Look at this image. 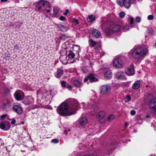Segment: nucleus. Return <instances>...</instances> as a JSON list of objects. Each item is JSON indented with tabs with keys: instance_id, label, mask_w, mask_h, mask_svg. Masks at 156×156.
I'll return each instance as SVG.
<instances>
[{
	"instance_id": "nucleus-19",
	"label": "nucleus",
	"mask_w": 156,
	"mask_h": 156,
	"mask_svg": "<svg viewBox=\"0 0 156 156\" xmlns=\"http://www.w3.org/2000/svg\"><path fill=\"white\" fill-rule=\"evenodd\" d=\"M140 81L137 80L136 81L132 86L134 90L138 89L140 86Z\"/></svg>"
},
{
	"instance_id": "nucleus-52",
	"label": "nucleus",
	"mask_w": 156,
	"mask_h": 156,
	"mask_svg": "<svg viewBox=\"0 0 156 156\" xmlns=\"http://www.w3.org/2000/svg\"><path fill=\"white\" fill-rule=\"evenodd\" d=\"M7 1H8V0H1V2H7Z\"/></svg>"
},
{
	"instance_id": "nucleus-45",
	"label": "nucleus",
	"mask_w": 156,
	"mask_h": 156,
	"mask_svg": "<svg viewBox=\"0 0 156 156\" xmlns=\"http://www.w3.org/2000/svg\"><path fill=\"white\" fill-rule=\"evenodd\" d=\"M67 88H68V89L69 90H72V87L71 85H67Z\"/></svg>"
},
{
	"instance_id": "nucleus-25",
	"label": "nucleus",
	"mask_w": 156,
	"mask_h": 156,
	"mask_svg": "<svg viewBox=\"0 0 156 156\" xmlns=\"http://www.w3.org/2000/svg\"><path fill=\"white\" fill-rule=\"evenodd\" d=\"M98 108L97 107L95 106H93L92 107L90 111V113L92 115H94L97 111Z\"/></svg>"
},
{
	"instance_id": "nucleus-2",
	"label": "nucleus",
	"mask_w": 156,
	"mask_h": 156,
	"mask_svg": "<svg viewBox=\"0 0 156 156\" xmlns=\"http://www.w3.org/2000/svg\"><path fill=\"white\" fill-rule=\"evenodd\" d=\"M148 51L147 45L144 44L134 47L130 51L129 55L135 60H139L143 58Z\"/></svg>"
},
{
	"instance_id": "nucleus-4",
	"label": "nucleus",
	"mask_w": 156,
	"mask_h": 156,
	"mask_svg": "<svg viewBox=\"0 0 156 156\" xmlns=\"http://www.w3.org/2000/svg\"><path fill=\"white\" fill-rule=\"evenodd\" d=\"M120 29V27L119 25L113 24L110 25L109 27H107L105 30V32L108 34H110L114 32L119 31Z\"/></svg>"
},
{
	"instance_id": "nucleus-49",
	"label": "nucleus",
	"mask_w": 156,
	"mask_h": 156,
	"mask_svg": "<svg viewBox=\"0 0 156 156\" xmlns=\"http://www.w3.org/2000/svg\"><path fill=\"white\" fill-rule=\"evenodd\" d=\"M6 117V115H2L1 116V118L3 120Z\"/></svg>"
},
{
	"instance_id": "nucleus-13",
	"label": "nucleus",
	"mask_w": 156,
	"mask_h": 156,
	"mask_svg": "<svg viewBox=\"0 0 156 156\" xmlns=\"http://www.w3.org/2000/svg\"><path fill=\"white\" fill-rule=\"evenodd\" d=\"M34 102V99L31 96H28L23 101L24 103L26 105H29L32 104Z\"/></svg>"
},
{
	"instance_id": "nucleus-42",
	"label": "nucleus",
	"mask_w": 156,
	"mask_h": 156,
	"mask_svg": "<svg viewBox=\"0 0 156 156\" xmlns=\"http://www.w3.org/2000/svg\"><path fill=\"white\" fill-rule=\"evenodd\" d=\"M69 10L68 9H66V10L65 12L63 13V14L64 15H67L68 13L69 12Z\"/></svg>"
},
{
	"instance_id": "nucleus-6",
	"label": "nucleus",
	"mask_w": 156,
	"mask_h": 156,
	"mask_svg": "<svg viewBox=\"0 0 156 156\" xmlns=\"http://www.w3.org/2000/svg\"><path fill=\"white\" fill-rule=\"evenodd\" d=\"M111 90V86L105 84L102 85L101 87L100 94L102 95H105L108 93Z\"/></svg>"
},
{
	"instance_id": "nucleus-24",
	"label": "nucleus",
	"mask_w": 156,
	"mask_h": 156,
	"mask_svg": "<svg viewBox=\"0 0 156 156\" xmlns=\"http://www.w3.org/2000/svg\"><path fill=\"white\" fill-rule=\"evenodd\" d=\"M11 126L9 122L6 121L5 123V130H8L10 128Z\"/></svg>"
},
{
	"instance_id": "nucleus-37",
	"label": "nucleus",
	"mask_w": 156,
	"mask_h": 156,
	"mask_svg": "<svg viewBox=\"0 0 156 156\" xmlns=\"http://www.w3.org/2000/svg\"><path fill=\"white\" fill-rule=\"evenodd\" d=\"M51 142L52 143H57L58 142V140L57 139H54L52 140H51Z\"/></svg>"
},
{
	"instance_id": "nucleus-56",
	"label": "nucleus",
	"mask_w": 156,
	"mask_h": 156,
	"mask_svg": "<svg viewBox=\"0 0 156 156\" xmlns=\"http://www.w3.org/2000/svg\"><path fill=\"white\" fill-rule=\"evenodd\" d=\"M24 122H23V121H22V122H21V123H22V124H24Z\"/></svg>"
},
{
	"instance_id": "nucleus-15",
	"label": "nucleus",
	"mask_w": 156,
	"mask_h": 156,
	"mask_svg": "<svg viewBox=\"0 0 156 156\" xmlns=\"http://www.w3.org/2000/svg\"><path fill=\"white\" fill-rule=\"evenodd\" d=\"M88 123V120L86 117H83L80 120V125L81 126L85 127V125Z\"/></svg>"
},
{
	"instance_id": "nucleus-29",
	"label": "nucleus",
	"mask_w": 156,
	"mask_h": 156,
	"mask_svg": "<svg viewBox=\"0 0 156 156\" xmlns=\"http://www.w3.org/2000/svg\"><path fill=\"white\" fill-rule=\"evenodd\" d=\"M115 116L112 115H109L107 119V120L108 122H110L114 119Z\"/></svg>"
},
{
	"instance_id": "nucleus-32",
	"label": "nucleus",
	"mask_w": 156,
	"mask_h": 156,
	"mask_svg": "<svg viewBox=\"0 0 156 156\" xmlns=\"http://www.w3.org/2000/svg\"><path fill=\"white\" fill-rule=\"evenodd\" d=\"M125 13L123 11H122L120 13L119 16L121 18H122L125 16Z\"/></svg>"
},
{
	"instance_id": "nucleus-14",
	"label": "nucleus",
	"mask_w": 156,
	"mask_h": 156,
	"mask_svg": "<svg viewBox=\"0 0 156 156\" xmlns=\"http://www.w3.org/2000/svg\"><path fill=\"white\" fill-rule=\"evenodd\" d=\"M114 143L112 142L108 143L107 145V147L108 150L109 151L108 154H110L112 151L114 150Z\"/></svg>"
},
{
	"instance_id": "nucleus-36",
	"label": "nucleus",
	"mask_w": 156,
	"mask_h": 156,
	"mask_svg": "<svg viewBox=\"0 0 156 156\" xmlns=\"http://www.w3.org/2000/svg\"><path fill=\"white\" fill-rule=\"evenodd\" d=\"M66 82L65 81H62L61 82V86L62 87H64L66 86Z\"/></svg>"
},
{
	"instance_id": "nucleus-30",
	"label": "nucleus",
	"mask_w": 156,
	"mask_h": 156,
	"mask_svg": "<svg viewBox=\"0 0 156 156\" xmlns=\"http://www.w3.org/2000/svg\"><path fill=\"white\" fill-rule=\"evenodd\" d=\"M88 68H89L87 67H83L81 68V69L83 73H86L88 72Z\"/></svg>"
},
{
	"instance_id": "nucleus-11",
	"label": "nucleus",
	"mask_w": 156,
	"mask_h": 156,
	"mask_svg": "<svg viewBox=\"0 0 156 156\" xmlns=\"http://www.w3.org/2000/svg\"><path fill=\"white\" fill-rule=\"evenodd\" d=\"M149 106L154 112H156V97L150 101Z\"/></svg>"
},
{
	"instance_id": "nucleus-43",
	"label": "nucleus",
	"mask_w": 156,
	"mask_h": 156,
	"mask_svg": "<svg viewBox=\"0 0 156 156\" xmlns=\"http://www.w3.org/2000/svg\"><path fill=\"white\" fill-rule=\"evenodd\" d=\"M154 17L152 15H149L148 16V19L149 20H152L153 19Z\"/></svg>"
},
{
	"instance_id": "nucleus-54",
	"label": "nucleus",
	"mask_w": 156,
	"mask_h": 156,
	"mask_svg": "<svg viewBox=\"0 0 156 156\" xmlns=\"http://www.w3.org/2000/svg\"><path fill=\"white\" fill-rule=\"evenodd\" d=\"M84 156H93L92 155H91L86 154Z\"/></svg>"
},
{
	"instance_id": "nucleus-17",
	"label": "nucleus",
	"mask_w": 156,
	"mask_h": 156,
	"mask_svg": "<svg viewBox=\"0 0 156 156\" xmlns=\"http://www.w3.org/2000/svg\"><path fill=\"white\" fill-rule=\"evenodd\" d=\"M63 70L62 69H58L56 72V74L55 75V77L58 78H59L61 76L63 73Z\"/></svg>"
},
{
	"instance_id": "nucleus-57",
	"label": "nucleus",
	"mask_w": 156,
	"mask_h": 156,
	"mask_svg": "<svg viewBox=\"0 0 156 156\" xmlns=\"http://www.w3.org/2000/svg\"><path fill=\"white\" fill-rule=\"evenodd\" d=\"M128 125V123H126V127Z\"/></svg>"
},
{
	"instance_id": "nucleus-59",
	"label": "nucleus",
	"mask_w": 156,
	"mask_h": 156,
	"mask_svg": "<svg viewBox=\"0 0 156 156\" xmlns=\"http://www.w3.org/2000/svg\"><path fill=\"white\" fill-rule=\"evenodd\" d=\"M155 44L156 45V42H155Z\"/></svg>"
},
{
	"instance_id": "nucleus-58",
	"label": "nucleus",
	"mask_w": 156,
	"mask_h": 156,
	"mask_svg": "<svg viewBox=\"0 0 156 156\" xmlns=\"http://www.w3.org/2000/svg\"><path fill=\"white\" fill-rule=\"evenodd\" d=\"M154 130H156V129H155V128Z\"/></svg>"
},
{
	"instance_id": "nucleus-60",
	"label": "nucleus",
	"mask_w": 156,
	"mask_h": 156,
	"mask_svg": "<svg viewBox=\"0 0 156 156\" xmlns=\"http://www.w3.org/2000/svg\"><path fill=\"white\" fill-rule=\"evenodd\" d=\"M103 27L102 26V28H103Z\"/></svg>"
},
{
	"instance_id": "nucleus-50",
	"label": "nucleus",
	"mask_w": 156,
	"mask_h": 156,
	"mask_svg": "<svg viewBox=\"0 0 156 156\" xmlns=\"http://www.w3.org/2000/svg\"><path fill=\"white\" fill-rule=\"evenodd\" d=\"M18 48H19V47H18V45H16L14 47V48L15 49H18Z\"/></svg>"
},
{
	"instance_id": "nucleus-41",
	"label": "nucleus",
	"mask_w": 156,
	"mask_h": 156,
	"mask_svg": "<svg viewBox=\"0 0 156 156\" xmlns=\"http://www.w3.org/2000/svg\"><path fill=\"white\" fill-rule=\"evenodd\" d=\"M73 22H74L77 25H78L79 24V20L75 18L74 19Z\"/></svg>"
},
{
	"instance_id": "nucleus-20",
	"label": "nucleus",
	"mask_w": 156,
	"mask_h": 156,
	"mask_svg": "<svg viewBox=\"0 0 156 156\" xmlns=\"http://www.w3.org/2000/svg\"><path fill=\"white\" fill-rule=\"evenodd\" d=\"M116 77L119 79H122L125 78V76L123 73L121 72H118L116 74Z\"/></svg>"
},
{
	"instance_id": "nucleus-31",
	"label": "nucleus",
	"mask_w": 156,
	"mask_h": 156,
	"mask_svg": "<svg viewBox=\"0 0 156 156\" xmlns=\"http://www.w3.org/2000/svg\"><path fill=\"white\" fill-rule=\"evenodd\" d=\"M67 37L66 36V35L65 34H61L59 37V38L61 40H65Z\"/></svg>"
},
{
	"instance_id": "nucleus-16",
	"label": "nucleus",
	"mask_w": 156,
	"mask_h": 156,
	"mask_svg": "<svg viewBox=\"0 0 156 156\" xmlns=\"http://www.w3.org/2000/svg\"><path fill=\"white\" fill-rule=\"evenodd\" d=\"M92 34L94 37L98 38L100 37L101 34L98 30L95 29L93 30Z\"/></svg>"
},
{
	"instance_id": "nucleus-51",
	"label": "nucleus",
	"mask_w": 156,
	"mask_h": 156,
	"mask_svg": "<svg viewBox=\"0 0 156 156\" xmlns=\"http://www.w3.org/2000/svg\"><path fill=\"white\" fill-rule=\"evenodd\" d=\"M39 108V107H38V106L36 105V106H34L33 107H32V109H35V108Z\"/></svg>"
},
{
	"instance_id": "nucleus-28",
	"label": "nucleus",
	"mask_w": 156,
	"mask_h": 156,
	"mask_svg": "<svg viewBox=\"0 0 156 156\" xmlns=\"http://www.w3.org/2000/svg\"><path fill=\"white\" fill-rule=\"evenodd\" d=\"M75 56V54L73 51H71L69 53L68 57L69 58L72 59Z\"/></svg>"
},
{
	"instance_id": "nucleus-55",
	"label": "nucleus",
	"mask_w": 156,
	"mask_h": 156,
	"mask_svg": "<svg viewBox=\"0 0 156 156\" xmlns=\"http://www.w3.org/2000/svg\"><path fill=\"white\" fill-rule=\"evenodd\" d=\"M50 11V10L49 9H48L47 10V12H49Z\"/></svg>"
},
{
	"instance_id": "nucleus-8",
	"label": "nucleus",
	"mask_w": 156,
	"mask_h": 156,
	"mask_svg": "<svg viewBox=\"0 0 156 156\" xmlns=\"http://www.w3.org/2000/svg\"><path fill=\"white\" fill-rule=\"evenodd\" d=\"M122 61L119 58H116L113 61V65L115 67L120 68L122 67L123 65Z\"/></svg>"
},
{
	"instance_id": "nucleus-10",
	"label": "nucleus",
	"mask_w": 156,
	"mask_h": 156,
	"mask_svg": "<svg viewBox=\"0 0 156 156\" xmlns=\"http://www.w3.org/2000/svg\"><path fill=\"white\" fill-rule=\"evenodd\" d=\"M13 109L14 111L18 114H21L23 112V108L20 104L14 105L13 107Z\"/></svg>"
},
{
	"instance_id": "nucleus-21",
	"label": "nucleus",
	"mask_w": 156,
	"mask_h": 156,
	"mask_svg": "<svg viewBox=\"0 0 156 156\" xmlns=\"http://www.w3.org/2000/svg\"><path fill=\"white\" fill-rule=\"evenodd\" d=\"M105 77L107 79H111L112 77V73L110 70H107L105 71L104 74Z\"/></svg>"
},
{
	"instance_id": "nucleus-38",
	"label": "nucleus",
	"mask_w": 156,
	"mask_h": 156,
	"mask_svg": "<svg viewBox=\"0 0 156 156\" xmlns=\"http://www.w3.org/2000/svg\"><path fill=\"white\" fill-rule=\"evenodd\" d=\"M129 27L127 25H126L125 26L123 27V29L125 31L128 30V29H129Z\"/></svg>"
},
{
	"instance_id": "nucleus-18",
	"label": "nucleus",
	"mask_w": 156,
	"mask_h": 156,
	"mask_svg": "<svg viewBox=\"0 0 156 156\" xmlns=\"http://www.w3.org/2000/svg\"><path fill=\"white\" fill-rule=\"evenodd\" d=\"M73 83L74 85L77 87H80L82 86V83L78 80H73Z\"/></svg>"
},
{
	"instance_id": "nucleus-26",
	"label": "nucleus",
	"mask_w": 156,
	"mask_h": 156,
	"mask_svg": "<svg viewBox=\"0 0 156 156\" xmlns=\"http://www.w3.org/2000/svg\"><path fill=\"white\" fill-rule=\"evenodd\" d=\"M58 28L62 31H65L66 30V27L64 25L62 24H59L58 26Z\"/></svg>"
},
{
	"instance_id": "nucleus-33",
	"label": "nucleus",
	"mask_w": 156,
	"mask_h": 156,
	"mask_svg": "<svg viewBox=\"0 0 156 156\" xmlns=\"http://www.w3.org/2000/svg\"><path fill=\"white\" fill-rule=\"evenodd\" d=\"M59 10L56 8H54L53 9V12L54 15L55 16L57 15L58 13Z\"/></svg>"
},
{
	"instance_id": "nucleus-1",
	"label": "nucleus",
	"mask_w": 156,
	"mask_h": 156,
	"mask_svg": "<svg viewBox=\"0 0 156 156\" xmlns=\"http://www.w3.org/2000/svg\"><path fill=\"white\" fill-rule=\"evenodd\" d=\"M79 104L75 100L72 99L71 101L70 106L69 109L68 105L64 102L60 104L57 108L58 113L62 116H69L75 113L78 107Z\"/></svg>"
},
{
	"instance_id": "nucleus-46",
	"label": "nucleus",
	"mask_w": 156,
	"mask_h": 156,
	"mask_svg": "<svg viewBox=\"0 0 156 156\" xmlns=\"http://www.w3.org/2000/svg\"><path fill=\"white\" fill-rule=\"evenodd\" d=\"M130 114L132 115H133L136 114V111L135 110H132L130 112Z\"/></svg>"
},
{
	"instance_id": "nucleus-3",
	"label": "nucleus",
	"mask_w": 156,
	"mask_h": 156,
	"mask_svg": "<svg viewBox=\"0 0 156 156\" xmlns=\"http://www.w3.org/2000/svg\"><path fill=\"white\" fill-rule=\"evenodd\" d=\"M50 7L49 3L47 1L41 0L37 5L36 8L38 11L41 12H44L47 8Z\"/></svg>"
},
{
	"instance_id": "nucleus-48",
	"label": "nucleus",
	"mask_w": 156,
	"mask_h": 156,
	"mask_svg": "<svg viewBox=\"0 0 156 156\" xmlns=\"http://www.w3.org/2000/svg\"><path fill=\"white\" fill-rule=\"evenodd\" d=\"M105 54V52L104 51H101L100 52V57H101L103 56Z\"/></svg>"
},
{
	"instance_id": "nucleus-27",
	"label": "nucleus",
	"mask_w": 156,
	"mask_h": 156,
	"mask_svg": "<svg viewBox=\"0 0 156 156\" xmlns=\"http://www.w3.org/2000/svg\"><path fill=\"white\" fill-rule=\"evenodd\" d=\"M89 45L91 47H94L96 44V42L92 39H90L89 41Z\"/></svg>"
},
{
	"instance_id": "nucleus-47",
	"label": "nucleus",
	"mask_w": 156,
	"mask_h": 156,
	"mask_svg": "<svg viewBox=\"0 0 156 156\" xmlns=\"http://www.w3.org/2000/svg\"><path fill=\"white\" fill-rule=\"evenodd\" d=\"M126 98L127 100V101H129L131 99V98L129 95H127L126 97Z\"/></svg>"
},
{
	"instance_id": "nucleus-35",
	"label": "nucleus",
	"mask_w": 156,
	"mask_h": 156,
	"mask_svg": "<svg viewBox=\"0 0 156 156\" xmlns=\"http://www.w3.org/2000/svg\"><path fill=\"white\" fill-rule=\"evenodd\" d=\"M141 20V18L139 16H137L136 18V21L138 23L140 22Z\"/></svg>"
},
{
	"instance_id": "nucleus-22",
	"label": "nucleus",
	"mask_w": 156,
	"mask_h": 156,
	"mask_svg": "<svg viewBox=\"0 0 156 156\" xmlns=\"http://www.w3.org/2000/svg\"><path fill=\"white\" fill-rule=\"evenodd\" d=\"M105 115V112L102 111H100L98 112V115H97V118L100 119H101L103 118Z\"/></svg>"
},
{
	"instance_id": "nucleus-9",
	"label": "nucleus",
	"mask_w": 156,
	"mask_h": 156,
	"mask_svg": "<svg viewBox=\"0 0 156 156\" xmlns=\"http://www.w3.org/2000/svg\"><path fill=\"white\" fill-rule=\"evenodd\" d=\"M88 80L91 82H95L98 81L97 78L95 77L94 75L93 74H91L87 76L84 79V81L87 82Z\"/></svg>"
},
{
	"instance_id": "nucleus-12",
	"label": "nucleus",
	"mask_w": 156,
	"mask_h": 156,
	"mask_svg": "<svg viewBox=\"0 0 156 156\" xmlns=\"http://www.w3.org/2000/svg\"><path fill=\"white\" fill-rule=\"evenodd\" d=\"M125 73L128 76L133 75L134 74V69L132 66H130L125 70Z\"/></svg>"
},
{
	"instance_id": "nucleus-5",
	"label": "nucleus",
	"mask_w": 156,
	"mask_h": 156,
	"mask_svg": "<svg viewBox=\"0 0 156 156\" xmlns=\"http://www.w3.org/2000/svg\"><path fill=\"white\" fill-rule=\"evenodd\" d=\"M116 2L121 7L124 6L126 9L129 8L131 5L130 0H117Z\"/></svg>"
},
{
	"instance_id": "nucleus-40",
	"label": "nucleus",
	"mask_w": 156,
	"mask_h": 156,
	"mask_svg": "<svg viewBox=\"0 0 156 156\" xmlns=\"http://www.w3.org/2000/svg\"><path fill=\"white\" fill-rule=\"evenodd\" d=\"M129 21L130 22V23L131 24H132L133 23V19L132 17H131L130 18L129 20Z\"/></svg>"
},
{
	"instance_id": "nucleus-7",
	"label": "nucleus",
	"mask_w": 156,
	"mask_h": 156,
	"mask_svg": "<svg viewBox=\"0 0 156 156\" xmlns=\"http://www.w3.org/2000/svg\"><path fill=\"white\" fill-rule=\"evenodd\" d=\"M14 96L16 99L18 101H20L23 100L24 97L23 92L20 90H17L15 92Z\"/></svg>"
},
{
	"instance_id": "nucleus-34",
	"label": "nucleus",
	"mask_w": 156,
	"mask_h": 156,
	"mask_svg": "<svg viewBox=\"0 0 156 156\" xmlns=\"http://www.w3.org/2000/svg\"><path fill=\"white\" fill-rule=\"evenodd\" d=\"M5 124H4L3 123H0V127L1 129L5 130Z\"/></svg>"
},
{
	"instance_id": "nucleus-61",
	"label": "nucleus",
	"mask_w": 156,
	"mask_h": 156,
	"mask_svg": "<svg viewBox=\"0 0 156 156\" xmlns=\"http://www.w3.org/2000/svg\"><path fill=\"white\" fill-rule=\"evenodd\" d=\"M138 1H139L140 0H138Z\"/></svg>"
},
{
	"instance_id": "nucleus-39",
	"label": "nucleus",
	"mask_w": 156,
	"mask_h": 156,
	"mask_svg": "<svg viewBox=\"0 0 156 156\" xmlns=\"http://www.w3.org/2000/svg\"><path fill=\"white\" fill-rule=\"evenodd\" d=\"M59 19L60 20H62V21H64V20H65L66 18L64 17L63 16H61L59 18Z\"/></svg>"
},
{
	"instance_id": "nucleus-23",
	"label": "nucleus",
	"mask_w": 156,
	"mask_h": 156,
	"mask_svg": "<svg viewBox=\"0 0 156 156\" xmlns=\"http://www.w3.org/2000/svg\"><path fill=\"white\" fill-rule=\"evenodd\" d=\"M95 19V16L93 15L89 16L87 18V20L88 22H91Z\"/></svg>"
},
{
	"instance_id": "nucleus-44",
	"label": "nucleus",
	"mask_w": 156,
	"mask_h": 156,
	"mask_svg": "<svg viewBox=\"0 0 156 156\" xmlns=\"http://www.w3.org/2000/svg\"><path fill=\"white\" fill-rule=\"evenodd\" d=\"M16 122V120L15 119L12 118V120H11V124L14 125L15 123Z\"/></svg>"
},
{
	"instance_id": "nucleus-53",
	"label": "nucleus",
	"mask_w": 156,
	"mask_h": 156,
	"mask_svg": "<svg viewBox=\"0 0 156 156\" xmlns=\"http://www.w3.org/2000/svg\"><path fill=\"white\" fill-rule=\"evenodd\" d=\"M150 118V116L149 115H147L146 116V118Z\"/></svg>"
}]
</instances>
